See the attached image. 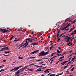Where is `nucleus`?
Segmentation results:
<instances>
[{
    "instance_id": "obj_9",
    "label": "nucleus",
    "mask_w": 76,
    "mask_h": 76,
    "mask_svg": "<svg viewBox=\"0 0 76 76\" xmlns=\"http://www.w3.org/2000/svg\"><path fill=\"white\" fill-rule=\"evenodd\" d=\"M69 61H65L61 63V64H62V65H64L65 64V63H66V62H68Z\"/></svg>"
},
{
    "instance_id": "obj_2",
    "label": "nucleus",
    "mask_w": 76,
    "mask_h": 76,
    "mask_svg": "<svg viewBox=\"0 0 76 76\" xmlns=\"http://www.w3.org/2000/svg\"><path fill=\"white\" fill-rule=\"evenodd\" d=\"M0 31H1L2 32V33H3L4 34L5 32H10L9 30H7L5 29H4L3 30L2 29H1V28H0Z\"/></svg>"
},
{
    "instance_id": "obj_19",
    "label": "nucleus",
    "mask_w": 76,
    "mask_h": 76,
    "mask_svg": "<svg viewBox=\"0 0 76 76\" xmlns=\"http://www.w3.org/2000/svg\"><path fill=\"white\" fill-rule=\"evenodd\" d=\"M71 26V24L69 23V24H68L66 26V28H68V27H69V26Z\"/></svg>"
},
{
    "instance_id": "obj_20",
    "label": "nucleus",
    "mask_w": 76,
    "mask_h": 76,
    "mask_svg": "<svg viewBox=\"0 0 76 76\" xmlns=\"http://www.w3.org/2000/svg\"><path fill=\"white\" fill-rule=\"evenodd\" d=\"M66 28H67L66 27V26L64 28H63L61 29V30H64V29H66Z\"/></svg>"
},
{
    "instance_id": "obj_54",
    "label": "nucleus",
    "mask_w": 76,
    "mask_h": 76,
    "mask_svg": "<svg viewBox=\"0 0 76 76\" xmlns=\"http://www.w3.org/2000/svg\"><path fill=\"white\" fill-rule=\"evenodd\" d=\"M57 37H58L59 36V34H58L57 33Z\"/></svg>"
},
{
    "instance_id": "obj_63",
    "label": "nucleus",
    "mask_w": 76,
    "mask_h": 76,
    "mask_svg": "<svg viewBox=\"0 0 76 76\" xmlns=\"http://www.w3.org/2000/svg\"><path fill=\"white\" fill-rule=\"evenodd\" d=\"M36 61H37V62L40 61V60H36Z\"/></svg>"
},
{
    "instance_id": "obj_24",
    "label": "nucleus",
    "mask_w": 76,
    "mask_h": 76,
    "mask_svg": "<svg viewBox=\"0 0 76 76\" xmlns=\"http://www.w3.org/2000/svg\"><path fill=\"white\" fill-rule=\"evenodd\" d=\"M35 52L34 51L31 52V53L30 54H35Z\"/></svg>"
},
{
    "instance_id": "obj_64",
    "label": "nucleus",
    "mask_w": 76,
    "mask_h": 76,
    "mask_svg": "<svg viewBox=\"0 0 76 76\" xmlns=\"http://www.w3.org/2000/svg\"><path fill=\"white\" fill-rule=\"evenodd\" d=\"M58 48L59 50H61V48H60L59 47H58Z\"/></svg>"
},
{
    "instance_id": "obj_61",
    "label": "nucleus",
    "mask_w": 76,
    "mask_h": 76,
    "mask_svg": "<svg viewBox=\"0 0 76 76\" xmlns=\"http://www.w3.org/2000/svg\"><path fill=\"white\" fill-rule=\"evenodd\" d=\"M71 58H72V57H71L70 58H69V61H70V60H71Z\"/></svg>"
},
{
    "instance_id": "obj_52",
    "label": "nucleus",
    "mask_w": 76,
    "mask_h": 76,
    "mask_svg": "<svg viewBox=\"0 0 76 76\" xmlns=\"http://www.w3.org/2000/svg\"><path fill=\"white\" fill-rule=\"evenodd\" d=\"M58 41H60V38H59V37H58Z\"/></svg>"
},
{
    "instance_id": "obj_35",
    "label": "nucleus",
    "mask_w": 76,
    "mask_h": 76,
    "mask_svg": "<svg viewBox=\"0 0 76 76\" xmlns=\"http://www.w3.org/2000/svg\"><path fill=\"white\" fill-rule=\"evenodd\" d=\"M74 69H75V68L73 67V68H72L71 69V71H73V70H74Z\"/></svg>"
},
{
    "instance_id": "obj_12",
    "label": "nucleus",
    "mask_w": 76,
    "mask_h": 76,
    "mask_svg": "<svg viewBox=\"0 0 76 76\" xmlns=\"http://www.w3.org/2000/svg\"><path fill=\"white\" fill-rule=\"evenodd\" d=\"M70 19V18H67L65 20V22H68V21H69V20Z\"/></svg>"
},
{
    "instance_id": "obj_48",
    "label": "nucleus",
    "mask_w": 76,
    "mask_h": 76,
    "mask_svg": "<svg viewBox=\"0 0 76 76\" xmlns=\"http://www.w3.org/2000/svg\"><path fill=\"white\" fill-rule=\"evenodd\" d=\"M57 55L58 56H61L60 55V54L57 53Z\"/></svg>"
},
{
    "instance_id": "obj_11",
    "label": "nucleus",
    "mask_w": 76,
    "mask_h": 76,
    "mask_svg": "<svg viewBox=\"0 0 76 76\" xmlns=\"http://www.w3.org/2000/svg\"><path fill=\"white\" fill-rule=\"evenodd\" d=\"M14 37H15V36H13L11 37L8 40L9 41V40H10V41H12V39H13V38H14Z\"/></svg>"
},
{
    "instance_id": "obj_27",
    "label": "nucleus",
    "mask_w": 76,
    "mask_h": 76,
    "mask_svg": "<svg viewBox=\"0 0 76 76\" xmlns=\"http://www.w3.org/2000/svg\"><path fill=\"white\" fill-rule=\"evenodd\" d=\"M27 67H28V66H25L23 68V69H27Z\"/></svg>"
},
{
    "instance_id": "obj_51",
    "label": "nucleus",
    "mask_w": 76,
    "mask_h": 76,
    "mask_svg": "<svg viewBox=\"0 0 76 76\" xmlns=\"http://www.w3.org/2000/svg\"><path fill=\"white\" fill-rule=\"evenodd\" d=\"M1 71H3V72H4V70L3 69H1L0 71V72H1Z\"/></svg>"
},
{
    "instance_id": "obj_31",
    "label": "nucleus",
    "mask_w": 76,
    "mask_h": 76,
    "mask_svg": "<svg viewBox=\"0 0 76 76\" xmlns=\"http://www.w3.org/2000/svg\"><path fill=\"white\" fill-rule=\"evenodd\" d=\"M28 70L29 71H33L34 70V69H29Z\"/></svg>"
},
{
    "instance_id": "obj_17",
    "label": "nucleus",
    "mask_w": 76,
    "mask_h": 76,
    "mask_svg": "<svg viewBox=\"0 0 76 76\" xmlns=\"http://www.w3.org/2000/svg\"><path fill=\"white\" fill-rule=\"evenodd\" d=\"M67 40L69 41V39H70V37H69L67 38H65Z\"/></svg>"
},
{
    "instance_id": "obj_47",
    "label": "nucleus",
    "mask_w": 76,
    "mask_h": 76,
    "mask_svg": "<svg viewBox=\"0 0 76 76\" xmlns=\"http://www.w3.org/2000/svg\"><path fill=\"white\" fill-rule=\"evenodd\" d=\"M55 57H57V56H54V57H52V58L53 59V58H55Z\"/></svg>"
},
{
    "instance_id": "obj_37",
    "label": "nucleus",
    "mask_w": 76,
    "mask_h": 76,
    "mask_svg": "<svg viewBox=\"0 0 76 76\" xmlns=\"http://www.w3.org/2000/svg\"><path fill=\"white\" fill-rule=\"evenodd\" d=\"M42 67V66H36V67Z\"/></svg>"
},
{
    "instance_id": "obj_39",
    "label": "nucleus",
    "mask_w": 76,
    "mask_h": 76,
    "mask_svg": "<svg viewBox=\"0 0 76 76\" xmlns=\"http://www.w3.org/2000/svg\"><path fill=\"white\" fill-rule=\"evenodd\" d=\"M33 65V66H37V65H35V64H29V66H32V65Z\"/></svg>"
},
{
    "instance_id": "obj_23",
    "label": "nucleus",
    "mask_w": 76,
    "mask_h": 76,
    "mask_svg": "<svg viewBox=\"0 0 76 76\" xmlns=\"http://www.w3.org/2000/svg\"><path fill=\"white\" fill-rule=\"evenodd\" d=\"M1 51H4V50H5V48H3L1 49Z\"/></svg>"
},
{
    "instance_id": "obj_45",
    "label": "nucleus",
    "mask_w": 76,
    "mask_h": 76,
    "mask_svg": "<svg viewBox=\"0 0 76 76\" xmlns=\"http://www.w3.org/2000/svg\"><path fill=\"white\" fill-rule=\"evenodd\" d=\"M47 71H48V70L47 69L46 70H45V71H44V72H47Z\"/></svg>"
},
{
    "instance_id": "obj_50",
    "label": "nucleus",
    "mask_w": 76,
    "mask_h": 76,
    "mask_svg": "<svg viewBox=\"0 0 76 76\" xmlns=\"http://www.w3.org/2000/svg\"><path fill=\"white\" fill-rule=\"evenodd\" d=\"M1 71H3V72H4V70L3 69H1L0 71V72H1Z\"/></svg>"
},
{
    "instance_id": "obj_3",
    "label": "nucleus",
    "mask_w": 76,
    "mask_h": 76,
    "mask_svg": "<svg viewBox=\"0 0 76 76\" xmlns=\"http://www.w3.org/2000/svg\"><path fill=\"white\" fill-rule=\"evenodd\" d=\"M20 69L18 70L17 71H16L15 72V75H18V74H19V73H20V72L19 71H20Z\"/></svg>"
},
{
    "instance_id": "obj_62",
    "label": "nucleus",
    "mask_w": 76,
    "mask_h": 76,
    "mask_svg": "<svg viewBox=\"0 0 76 76\" xmlns=\"http://www.w3.org/2000/svg\"><path fill=\"white\" fill-rule=\"evenodd\" d=\"M63 34H60L59 36V37H61V36H62L63 35Z\"/></svg>"
},
{
    "instance_id": "obj_6",
    "label": "nucleus",
    "mask_w": 76,
    "mask_h": 76,
    "mask_svg": "<svg viewBox=\"0 0 76 76\" xmlns=\"http://www.w3.org/2000/svg\"><path fill=\"white\" fill-rule=\"evenodd\" d=\"M13 70H14L15 72H16V71H17V70H18V69H17V68L16 67H15L14 69H12L10 71L11 72H12V71H13Z\"/></svg>"
},
{
    "instance_id": "obj_44",
    "label": "nucleus",
    "mask_w": 76,
    "mask_h": 76,
    "mask_svg": "<svg viewBox=\"0 0 76 76\" xmlns=\"http://www.w3.org/2000/svg\"><path fill=\"white\" fill-rule=\"evenodd\" d=\"M19 41L18 39L17 40H16V39L14 40V41Z\"/></svg>"
},
{
    "instance_id": "obj_26",
    "label": "nucleus",
    "mask_w": 76,
    "mask_h": 76,
    "mask_svg": "<svg viewBox=\"0 0 76 76\" xmlns=\"http://www.w3.org/2000/svg\"><path fill=\"white\" fill-rule=\"evenodd\" d=\"M43 59H47L48 60V61H49V62L50 63V64H51V62H50V60H48V59L47 58H43Z\"/></svg>"
},
{
    "instance_id": "obj_56",
    "label": "nucleus",
    "mask_w": 76,
    "mask_h": 76,
    "mask_svg": "<svg viewBox=\"0 0 76 76\" xmlns=\"http://www.w3.org/2000/svg\"><path fill=\"white\" fill-rule=\"evenodd\" d=\"M35 58V57H31V59H34V58Z\"/></svg>"
},
{
    "instance_id": "obj_36",
    "label": "nucleus",
    "mask_w": 76,
    "mask_h": 76,
    "mask_svg": "<svg viewBox=\"0 0 76 76\" xmlns=\"http://www.w3.org/2000/svg\"><path fill=\"white\" fill-rule=\"evenodd\" d=\"M28 44L29 43H27L25 45L26 47V46H27L28 45Z\"/></svg>"
},
{
    "instance_id": "obj_59",
    "label": "nucleus",
    "mask_w": 76,
    "mask_h": 76,
    "mask_svg": "<svg viewBox=\"0 0 76 76\" xmlns=\"http://www.w3.org/2000/svg\"><path fill=\"white\" fill-rule=\"evenodd\" d=\"M3 61L4 62H6V60H3Z\"/></svg>"
},
{
    "instance_id": "obj_33",
    "label": "nucleus",
    "mask_w": 76,
    "mask_h": 76,
    "mask_svg": "<svg viewBox=\"0 0 76 76\" xmlns=\"http://www.w3.org/2000/svg\"><path fill=\"white\" fill-rule=\"evenodd\" d=\"M7 45H4V46H2V47H7Z\"/></svg>"
},
{
    "instance_id": "obj_25",
    "label": "nucleus",
    "mask_w": 76,
    "mask_h": 76,
    "mask_svg": "<svg viewBox=\"0 0 76 76\" xmlns=\"http://www.w3.org/2000/svg\"><path fill=\"white\" fill-rule=\"evenodd\" d=\"M64 58V56L61 57L59 58V60H61V59H62V58Z\"/></svg>"
},
{
    "instance_id": "obj_53",
    "label": "nucleus",
    "mask_w": 76,
    "mask_h": 76,
    "mask_svg": "<svg viewBox=\"0 0 76 76\" xmlns=\"http://www.w3.org/2000/svg\"><path fill=\"white\" fill-rule=\"evenodd\" d=\"M66 53L65 52H63V55H61V56H63V55H64V54H65V53Z\"/></svg>"
},
{
    "instance_id": "obj_21",
    "label": "nucleus",
    "mask_w": 76,
    "mask_h": 76,
    "mask_svg": "<svg viewBox=\"0 0 76 76\" xmlns=\"http://www.w3.org/2000/svg\"><path fill=\"white\" fill-rule=\"evenodd\" d=\"M50 76H55V74H50L49 75Z\"/></svg>"
},
{
    "instance_id": "obj_29",
    "label": "nucleus",
    "mask_w": 76,
    "mask_h": 76,
    "mask_svg": "<svg viewBox=\"0 0 76 76\" xmlns=\"http://www.w3.org/2000/svg\"><path fill=\"white\" fill-rule=\"evenodd\" d=\"M19 59H23V57H18Z\"/></svg>"
},
{
    "instance_id": "obj_14",
    "label": "nucleus",
    "mask_w": 76,
    "mask_h": 76,
    "mask_svg": "<svg viewBox=\"0 0 76 76\" xmlns=\"http://www.w3.org/2000/svg\"><path fill=\"white\" fill-rule=\"evenodd\" d=\"M74 28H75L74 27L71 28L70 29V31H69V32H72V31H73V29H74Z\"/></svg>"
},
{
    "instance_id": "obj_22",
    "label": "nucleus",
    "mask_w": 76,
    "mask_h": 76,
    "mask_svg": "<svg viewBox=\"0 0 76 76\" xmlns=\"http://www.w3.org/2000/svg\"><path fill=\"white\" fill-rule=\"evenodd\" d=\"M9 50L8 48H5V50Z\"/></svg>"
},
{
    "instance_id": "obj_49",
    "label": "nucleus",
    "mask_w": 76,
    "mask_h": 76,
    "mask_svg": "<svg viewBox=\"0 0 76 76\" xmlns=\"http://www.w3.org/2000/svg\"><path fill=\"white\" fill-rule=\"evenodd\" d=\"M1 71H3V72H4V70L3 69H1L0 71V72H1Z\"/></svg>"
},
{
    "instance_id": "obj_30",
    "label": "nucleus",
    "mask_w": 76,
    "mask_h": 76,
    "mask_svg": "<svg viewBox=\"0 0 76 76\" xmlns=\"http://www.w3.org/2000/svg\"><path fill=\"white\" fill-rule=\"evenodd\" d=\"M75 58H72V60H71V61H74V60H75Z\"/></svg>"
},
{
    "instance_id": "obj_4",
    "label": "nucleus",
    "mask_w": 76,
    "mask_h": 76,
    "mask_svg": "<svg viewBox=\"0 0 76 76\" xmlns=\"http://www.w3.org/2000/svg\"><path fill=\"white\" fill-rule=\"evenodd\" d=\"M28 41H29L31 43L32 42V39L30 38H28Z\"/></svg>"
},
{
    "instance_id": "obj_7",
    "label": "nucleus",
    "mask_w": 76,
    "mask_h": 76,
    "mask_svg": "<svg viewBox=\"0 0 76 76\" xmlns=\"http://www.w3.org/2000/svg\"><path fill=\"white\" fill-rule=\"evenodd\" d=\"M67 45H68V46H71L72 45V43H71V42H69V43L67 44Z\"/></svg>"
},
{
    "instance_id": "obj_28",
    "label": "nucleus",
    "mask_w": 76,
    "mask_h": 76,
    "mask_svg": "<svg viewBox=\"0 0 76 76\" xmlns=\"http://www.w3.org/2000/svg\"><path fill=\"white\" fill-rule=\"evenodd\" d=\"M57 53H60V52L59 51V50H58V49L57 50Z\"/></svg>"
},
{
    "instance_id": "obj_10",
    "label": "nucleus",
    "mask_w": 76,
    "mask_h": 76,
    "mask_svg": "<svg viewBox=\"0 0 76 76\" xmlns=\"http://www.w3.org/2000/svg\"><path fill=\"white\" fill-rule=\"evenodd\" d=\"M61 29V28H60L59 30L58 29V28L57 29V31H58V33H57V34H58L60 33V31Z\"/></svg>"
},
{
    "instance_id": "obj_42",
    "label": "nucleus",
    "mask_w": 76,
    "mask_h": 76,
    "mask_svg": "<svg viewBox=\"0 0 76 76\" xmlns=\"http://www.w3.org/2000/svg\"><path fill=\"white\" fill-rule=\"evenodd\" d=\"M3 66H4V65H2V66H0V68H1V67H3Z\"/></svg>"
},
{
    "instance_id": "obj_8",
    "label": "nucleus",
    "mask_w": 76,
    "mask_h": 76,
    "mask_svg": "<svg viewBox=\"0 0 76 76\" xmlns=\"http://www.w3.org/2000/svg\"><path fill=\"white\" fill-rule=\"evenodd\" d=\"M37 44L38 43H34L30 44V45H32L33 46H34V45H37Z\"/></svg>"
},
{
    "instance_id": "obj_38",
    "label": "nucleus",
    "mask_w": 76,
    "mask_h": 76,
    "mask_svg": "<svg viewBox=\"0 0 76 76\" xmlns=\"http://www.w3.org/2000/svg\"><path fill=\"white\" fill-rule=\"evenodd\" d=\"M53 48V46H51L50 48V50H52Z\"/></svg>"
},
{
    "instance_id": "obj_46",
    "label": "nucleus",
    "mask_w": 76,
    "mask_h": 76,
    "mask_svg": "<svg viewBox=\"0 0 76 76\" xmlns=\"http://www.w3.org/2000/svg\"><path fill=\"white\" fill-rule=\"evenodd\" d=\"M75 20L73 22L71 23V24H73V23H75Z\"/></svg>"
},
{
    "instance_id": "obj_34",
    "label": "nucleus",
    "mask_w": 76,
    "mask_h": 76,
    "mask_svg": "<svg viewBox=\"0 0 76 76\" xmlns=\"http://www.w3.org/2000/svg\"><path fill=\"white\" fill-rule=\"evenodd\" d=\"M62 74V73H59L58 74V75H57L56 76H59V75H61Z\"/></svg>"
},
{
    "instance_id": "obj_41",
    "label": "nucleus",
    "mask_w": 76,
    "mask_h": 76,
    "mask_svg": "<svg viewBox=\"0 0 76 76\" xmlns=\"http://www.w3.org/2000/svg\"><path fill=\"white\" fill-rule=\"evenodd\" d=\"M23 48H26V47H28V46H26L25 45V46H23Z\"/></svg>"
},
{
    "instance_id": "obj_5",
    "label": "nucleus",
    "mask_w": 76,
    "mask_h": 76,
    "mask_svg": "<svg viewBox=\"0 0 76 76\" xmlns=\"http://www.w3.org/2000/svg\"><path fill=\"white\" fill-rule=\"evenodd\" d=\"M74 32L75 33H71L69 35V36H71V35H73L74 34H76V30H74Z\"/></svg>"
},
{
    "instance_id": "obj_13",
    "label": "nucleus",
    "mask_w": 76,
    "mask_h": 76,
    "mask_svg": "<svg viewBox=\"0 0 76 76\" xmlns=\"http://www.w3.org/2000/svg\"><path fill=\"white\" fill-rule=\"evenodd\" d=\"M11 52V51H8L7 52H6V51L4 52V54H8V53H10Z\"/></svg>"
},
{
    "instance_id": "obj_60",
    "label": "nucleus",
    "mask_w": 76,
    "mask_h": 76,
    "mask_svg": "<svg viewBox=\"0 0 76 76\" xmlns=\"http://www.w3.org/2000/svg\"><path fill=\"white\" fill-rule=\"evenodd\" d=\"M53 56H54V54H53V53H52L51 55V57H53Z\"/></svg>"
},
{
    "instance_id": "obj_43",
    "label": "nucleus",
    "mask_w": 76,
    "mask_h": 76,
    "mask_svg": "<svg viewBox=\"0 0 76 76\" xmlns=\"http://www.w3.org/2000/svg\"><path fill=\"white\" fill-rule=\"evenodd\" d=\"M24 45H25V44H24L23 45H22L20 47H23V46H24Z\"/></svg>"
},
{
    "instance_id": "obj_16",
    "label": "nucleus",
    "mask_w": 76,
    "mask_h": 76,
    "mask_svg": "<svg viewBox=\"0 0 76 76\" xmlns=\"http://www.w3.org/2000/svg\"><path fill=\"white\" fill-rule=\"evenodd\" d=\"M28 39L27 38V39H26V42L24 44H25V45H26V43H29V42H28V41H28Z\"/></svg>"
},
{
    "instance_id": "obj_57",
    "label": "nucleus",
    "mask_w": 76,
    "mask_h": 76,
    "mask_svg": "<svg viewBox=\"0 0 76 76\" xmlns=\"http://www.w3.org/2000/svg\"><path fill=\"white\" fill-rule=\"evenodd\" d=\"M69 42V41L67 40L66 41V42H67V43H68V42Z\"/></svg>"
},
{
    "instance_id": "obj_58",
    "label": "nucleus",
    "mask_w": 76,
    "mask_h": 76,
    "mask_svg": "<svg viewBox=\"0 0 76 76\" xmlns=\"http://www.w3.org/2000/svg\"><path fill=\"white\" fill-rule=\"evenodd\" d=\"M69 28L67 29H65V30L66 31H68V30H69Z\"/></svg>"
},
{
    "instance_id": "obj_32",
    "label": "nucleus",
    "mask_w": 76,
    "mask_h": 76,
    "mask_svg": "<svg viewBox=\"0 0 76 76\" xmlns=\"http://www.w3.org/2000/svg\"><path fill=\"white\" fill-rule=\"evenodd\" d=\"M38 51H39V50H37L34 51V52H35V53H37V52H38Z\"/></svg>"
},
{
    "instance_id": "obj_15",
    "label": "nucleus",
    "mask_w": 76,
    "mask_h": 76,
    "mask_svg": "<svg viewBox=\"0 0 76 76\" xmlns=\"http://www.w3.org/2000/svg\"><path fill=\"white\" fill-rule=\"evenodd\" d=\"M36 72H39V71H41V69L39 68L37 70H36Z\"/></svg>"
},
{
    "instance_id": "obj_1",
    "label": "nucleus",
    "mask_w": 76,
    "mask_h": 76,
    "mask_svg": "<svg viewBox=\"0 0 76 76\" xmlns=\"http://www.w3.org/2000/svg\"><path fill=\"white\" fill-rule=\"evenodd\" d=\"M48 52H45L44 51H41L40 53H39V55H38V56H46L47 54H48Z\"/></svg>"
},
{
    "instance_id": "obj_18",
    "label": "nucleus",
    "mask_w": 76,
    "mask_h": 76,
    "mask_svg": "<svg viewBox=\"0 0 76 76\" xmlns=\"http://www.w3.org/2000/svg\"><path fill=\"white\" fill-rule=\"evenodd\" d=\"M22 66H20L19 67H16L17 69V70H18L19 68H21V67H22Z\"/></svg>"
},
{
    "instance_id": "obj_40",
    "label": "nucleus",
    "mask_w": 76,
    "mask_h": 76,
    "mask_svg": "<svg viewBox=\"0 0 76 76\" xmlns=\"http://www.w3.org/2000/svg\"><path fill=\"white\" fill-rule=\"evenodd\" d=\"M24 42H25V41H24L22 42V43H21V44L20 45H22V44H23V43H24Z\"/></svg>"
},
{
    "instance_id": "obj_55",
    "label": "nucleus",
    "mask_w": 76,
    "mask_h": 76,
    "mask_svg": "<svg viewBox=\"0 0 76 76\" xmlns=\"http://www.w3.org/2000/svg\"><path fill=\"white\" fill-rule=\"evenodd\" d=\"M66 67H67V66H65L64 67V69H65V68H66Z\"/></svg>"
}]
</instances>
